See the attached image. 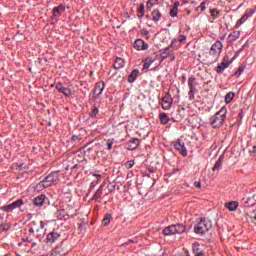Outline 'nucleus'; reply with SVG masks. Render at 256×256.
Returning <instances> with one entry per match:
<instances>
[{"label": "nucleus", "instance_id": "obj_11", "mask_svg": "<svg viewBox=\"0 0 256 256\" xmlns=\"http://www.w3.org/2000/svg\"><path fill=\"white\" fill-rule=\"evenodd\" d=\"M174 147L176 151H179L180 155L187 157V148L185 147V142L178 139L177 142L174 143Z\"/></svg>", "mask_w": 256, "mask_h": 256}, {"label": "nucleus", "instance_id": "obj_24", "mask_svg": "<svg viewBox=\"0 0 256 256\" xmlns=\"http://www.w3.org/2000/svg\"><path fill=\"white\" fill-rule=\"evenodd\" d=\"M123 67H125V60H123V58H116L114 69H123Z\"/></svg>", "mask_w": 256, "mask_h": 256}, {"label": "nucleus", "instance_id": "obj_22", "mask_svg": "<svg viewBox=\"0 0 256 256\" xmlns=\"http://www.w3.org/2000/svg\"><path fill=\"white\" fill-rule=\"evenodd\" d=\"M137 77H139V70L134 69L128 77V83H135Z\"/></svg>", "mask_w": 256, "mask_h": 256}, {"label": "nucleus", "instance_id": "obj_51", "mask_svg": "<svg viewBox=\"0 0 256 256\" xmlns=\"http://www.w3.org/2000/svg\"><path fill=\"white\" fill-rule=\"evenodd\" d=\"M195 185H196V187H201V183H199V182H196Z\"/></svg>", "mask_w": 256, "mask_h": 256}, {"label": "nucleus", "instance_id": "obj_4", "mask_svg": "<svg viewBox=\"0 0 256 256\" xmlns=\"http://www.w3.org/2000/svg\"><path fill=\"white\" fill-rule=\"evenodd\" d=\"M222 51L223 43H221V41H216L210 48V62L217 63L219 61V57L221 56Z\"/></svg>", "mask_w": 256, "mask_h": 256}, {"label": "nucleus", "instance_id": "obj_28", "mask_svg": "<svg viewBox=\"0 0 256 256\" xmlns=\"http://www.w3.org/2000/svg\"><path fill=\"white\" fill-rule=\"evenodd\" d=\"M111 221H113V215L111 214H106L102 220V224L104 227H107V225H109L111 223Z\"/></svg>", "mask_w": 256, "mask_h": 256}, {"label": "nucleus", "instance_id": "obj_10", "mask_svg": "<svg viewBox=\"0 0 256 256\" xmlns=\"http://www.w3.org/2000/svg\"><path fill=\"white\" fill-rule=\"evenodd\" d=\"M55 89H57L59 93H63L65 97H71V95H73L70 88L63 86L61 82L56 83Z\"/></svg>", "mask_w": 256, "mask_h": 256}, {"label": "nucleus", "instance_id": "obj_13", "mask_svg": "<svg viewBox=\"0 0 256 256\" xmlns=\"http://www.w3.org/2000/svg\"><path fill=\"white\" fill-rule=\"evenodd\" d=\"M134 49L136 51H145L149 49V44L143 41V39H136L134 44H133Z\"/></svg>", "mask_w": 256, "mask_h": 256}, {"label": "nucleus", "instance_id": "obj_29", "mask_svg": "<svg viewBox=\"0 0 256 256\" xmlns=\"http://www.w3.org/2000/svg\"><path fill=\"white\" fill-rule=\"evenodd\" d=\"M159 117H160V123L162 125H167V123H169V116H167V113L162 112L160 113Z\"/></svg>", "mask_w": 256, "mask_h": 256}, {"label": "nucleus", "instance_id": "obj_5", "mask_svg": "<svg viewBox=\"0 0 256 256\" xmlns=\"http://www.w3.org/2000/svg\"><path fill=\"white\" fill-rule=\"evenodd\" d=\"M43 229H45V222L39 220L32 221L29 228L30 237H41L39 233H43Z\"/></svg>", "mask_w": 256, "mask_h": 256}, {"label": "nucleus", "instance_id": "obj_1", "mask_svg": "<svg viewBox=\"0 0 256 256\" xmlns=\"http://www.w3.org/2000/svg\"><path fill=\"white\" fill-rule=\"evenodd\" d=\"M227 119V107H222L214 116L210 118V125L213 129H219Z\"/></svg>", "mask_w": 256, "mask_h": 256}, {"label": "nucleus", "instance_id": "obj_37", "mask_svg": "<svg viewBox=\"0 0 256 256\" xmlns=\"http://www.w3.org/2000/svg\"><path fill=\"white\" fill-rule=\"evenodd\" d=\"M210 14L213 19H217L219 15H221V12H219L217 9H211Z\"/></svg>", "mask_w": 256, "mask_h": 256}, {"label": "nucleus", "instance_id": "obj_45", "mask_svg": "<svg viewBox=\"0 0 256 256\" xmlns=\"http://www.w3.org/2000/svg\"><path fill=\"white\" fill-rule=\"evenodd\" d=\"M107 147H108L109 151H111V149H113V141L108 140Z\"/></svg>", "mask_w": 256, "mask_h": 256}, {"label": "nucleus", "instance_id": "obj_41", "mask_svg": "<svg viewBox=\"0 0 256 256\" xmlns=\"http://www.w3.org/2000/svg\"><path fill=\"white\" fill-rule=\"evenodd\" d=\"M99 114V108L94 107L93 110L90 113V117L95 118Z\"/></svg>", "mask_w": 256, "mask_h": 256}, {"label": "nucleus", "instance_id": "obj_23", "mask_svg": "<svg viewBox=\"0 0 256 256\" xmlns=\"http://www.w3.org/2000/svg\"><path fill=\"white\" fill-rule=\"evenodd\" d=\"M139 143L140 141L137 138L130 139L128 149H130L131 151H134V149H137L139 147Z\"/></svg>", "mask_w": 256, "mask_h": 256}, {"label": "nucleus", "instance_id": "obj_54", "mask_svg": "<svg viewBox=\"0 0 256 256\" xmlns=\"http://www.w3.org/2000/svg\"><path fill=\"white\" fill-rule=\"evenodd\" d=\"M186 256H190V255H189V251H186Z\"/></svg>", "mask_w": 256, "mask_h": 256}, {"label": "nucleus", "instance_id": "obj_34", "mask_svg": "<svg viewBox=\"0 0 256 256\" xmlns=\"http://www.w3.org/2000/svg\"><path fill=\"white\" fill-rule=\"evenodd\" d=\"M157 3H159V0H148V2L146 3V9H151L155 7Z\"/></svg>", "mask_w": 256, "mask_h": 256}, {"label": "nucleus", "instance_id": "obj_17", "mask_svg": "<svg viewBox=\"0 0 256 256\" xmlns=\"http://www.w3.org/2000/svg\"><path fill=\"white\" fill-rule=\"evenodd\" d=\"M67 252L61 246H57L50 254V256H65Z\"/></svg>", "mask_w": 256, "mask_h": 256}, {"label": "nucleus", "instance_id": "obj_44", "mask_svg": "<svg viewBox=\"0 0 256 256\" xmlns=\"http://www.w3.org/2000/svg\"><path fill=\"white\" fill-rule=\"evenodd\" d=\"M243 23H244V22H242V20L239 19V20L236 22L235 26H234L235 29H239V27H241V26L243 25Z\"/></svg>", "mask_w": 256, "mask_h": 256}, {"label": "nucleus", "instance_id": "obj_14", "mask_svg": "<svg viewBox=\"0 0 256 256\" xmlns=\"http://www.w3.org/2000/svg\"><path fill=\"white\" fill-rule=\"evenodd\" d=\"M59 237H61V232H59V230H53L47 235L46 241L47 243H55L59 241Z\"/></svg>", "mask_w": 256, "mask_h": 256}, {"label": "nucleus", "instance_id": "obj_36", "mask_svg": "<svg viewBox=\"0 0 256 256\" xmlns=\"http://www.w3.org/2000/svg\"><path fill=\"white\" fill-rule=\"evenodd\" d=\"M145 15V5L141 4L138 9V17L141 19Z\"/></svg>", "mask_w": 256, "mask_h": 256}, {"label": "nucleus", "instance_id": "obj_19", "mask_svg": "<svg viewBox=\"0 0 256 256\" xmlns=\"http://www.w3.org/2000/svg\"><path fill=\"white\" fill-rule=\"evenodd\" d=\"M151 17H152V21H154V23H159V21H161V11H159V9H155L152 11L151 13Z\"/></svg>", "mask_w": 256, "mask_h": 256}, {"label": "nucleus", "instance_id": "obj_32", "mask_svg": "<svg viewBox=\"0 0 256 256\" xmlns=\"http://www.w3.org/2000/svg\"><path fill=\"white\" fill-rule=\"evenodd\" d=\"M253 13H255V10H250L249 13L244 14V15L240 18V21H241L242 23H245V21H247V19H249V17H252V16H253Z\"/></svg>", "mask_w": 256, "mask_h": 256}, {"label": "nucleus", "instance_id": "obj_20", "mask_svg": "<svg viewBox=\"0 0 256 256\" xmlns=\"http://www.w3.org/2000/svg\"><path fill=\"white\" fill-rule=\"evenodd\" d=\"M241 37V32L240 31H233L228 35V41L229 43L235 42L236 39H239Z\"/></svg>", "mask_w": 256, "mask_h": 256}, {"label": "nucleus", "instance_id": "obj_38", "mask_svg": "<svg viewBox=\"0 0 256 256\" xmlns=\"http://www.w3.org/2000/svg\"><path fill=\"white\" fill-rule=\"evenodd\" d=\"M207 2L203 1L200 3V5L196 8V11H200V13H203V11H205Z\"/></svg>", "mask_w": 256, "mask_h": 256}, {"label": "nucleus", "instance_id": "obj_35", "mask_svg": "<svg viewBox=\"0 0 256 256\" xmlns=\"http://www.w3.org/2000/svg\"><path fill=\"white\" fill-rule=\"evenodd\" d=\"M235 97V93L228 92L225 96V103H231L233 101V98Z\"/></svg>", "mask_w": 256, "mask_h": 256}, {"label": "nucleus", "instance_id": "obj_49", "mask_svg": "<svg viewBox=\"0 0 256 256\" xmlns=\"http://www.w3.org/2000/svg\"><path fill=\"white\" fill-rule=\"evenodd\" d=\"M90 189H95V183L94 182L91 183Z\"/></svg>", "mask_w": 256, "mask_h": 256}, {"label": "nucleus", "instance_id": "obj_26", "mask_svg": "<svg viewBox=\"0 0 256 256\" xmlns=\"http://www.w3.org/2000/svg\"><path fill=\"white\" fill-rule=\"evenodd\" d=\"M225 207L229 211H235L237 209V207H239V203H237L235 201H231V202L226 203Z\"/></svg>", "mask_w": 256, "mask_h": 256}, {"label": "nucleus", "instance_id": "obj_30", "mask_svg": "<svg viewBox=\"0 0 256 256\" xmlns=\"http://www.w3.org/2000/svg\"><path fill=\"white\" fill-rule=\"evenodd\" d=\"M222 166H223V158L220 157L214 164L212 171H219V169H221Z\"/></svg>", "mask_w": 256, "mask_h": 256}, {"label": "nucleus", "instance_id": "obj_52", "mask_svg": "<svg viewBox=\"0 0 256 256\" xmlns=\"http://www.w3.org/2000/svg\"><path fill=\"white\" fill-rule=\"evenodd\" d=\"M94 177H101V174H93Z\"/></svg>", "mask_w": 256, "mask_h": 256}, {"label": "nucleus", "instance_id": "obj_12", "mask_svg": "<svg viewBox=\"0 0 256 256\" xmlns=\"http://www.w3.org/2000/svg\"><path fill=\"white\" fill-rule=\"evenodd\" d=\"M65 6L60 4L52 9V19H59L63 13H65Z\"/></svg>", "mask_w": 256, "mask_h": 256}, {"label": "nucleus", "instance_id": "obj_7", "mask_svg": "<svg viewBox=\"0 0 256 256\" xmlns=\"http://www.w3.org/2000/svg\"><path fill=\"white\" fill-rule=\"evenodd\" d=\"M23 205V199H18L11 204L4 205L0 207V211H4V213H13L15 209H19Z\"/></svg>", "mask_w": 256, "mask_h": 256}, {"label": "nucleus", "instance_id": "obj_42", "mask_svg": "<svg viewBox=\"0 0 256 256\" xmlns=\"http://www.w3.org/2000/svg\"><path fill=\"white\" fill-rule=\"evenodd\" d=\"M135 165V162L133 160L127 161L125 163L126 169H132V167Z\"/></svg>", "mask_w": 256, "mask_h": 256}, {"label": "nucleus", "instance_id": "obj_9", "mask_svg": "<svg viewBox=\"0 0 256 256\" xmlns=\"http://www.w3.org/2000/svg\"><path fill=\"white\" fill-rule=\"evenodd\" d=\"M172 105H173V98L171 97V94L167 93L162 98V109H164L165 111H169Z\"/></svg>", "mask_w": 256, "mask_h": 256}, {"label": "nucleus", "instance_id": "obj_18", "mask_svg": "<svg viewBox=\"0 0 256 256\" xmlns=\"http://www.w3.org/2000/svg\"><path fill=\"white\" fill-rule=\"evenodd\" d=\"M104 89H105V82H98L96 83V86L94 88V94L97 95V97H99V95L103 93Z\"/></svg>", "mask_w": 256, "mask_h": 256}, {"label": "nucleus", "instance_id": "obj_21", "mask_svg": "<svg viewBox=\"0 0 256 256\" xmlns=\"http://www.w3.org/2000/svg\"><path fill=\"white\" fill-rule=\"evenodd\" d=\"M192 251L195 254V256H204L205 254L203 253V251H201V249L199 248V242H195L192 245Z\"/></svg>", "mask_w": 256, "mask_h": 256}, {"label": "nucleus", "instance_id": "obj_8", "mask_svg": "<svg viewBox=\"0 0 256 256\" xmlns=\"http://www.w3.org/2000/svg\"><path fill=\"white\" fill-rule=\"evenodd\" d=\"M160 57H161V61H165V59H170V61H175V54L171 50L170 46L162 50Z\"/></svg>", "mask_w": 256, "mask_h": 256}, {"label": "nucleus", "instance_id": "obj_39", "mask_svg": "<svg viewBox=\"0 0 256 256\" xmlns=\"http://www.w3.org/2000/svg\"><path fill=\"white\" fill-rule=\"evenodd\" d=\"M195 93H197V89H189L188 97L190 101H193V99H195Z\"/></svg>", "mask_w": 256, "mask_h": 256}, {"label": "nucleus", "instance_id": "obj_31", "mask_svg": "<svg viewBox=\"0 0 256 256\" xmlns=\"http://www.w3.org/2000/svg\"><path fill=\"white\" fill-rule=\"evenodd\" d=\"M188 87L189 89H197V82L195 81V77L188 78Z\"/></svg>", "mask_w": 256, "mask_h": 256}, {"label": "nucleus", "instance_id": "obj_40", "mask_svg": "<svg viewBox=\"0 0 256 256\" xmlns=\"http://www.w3.org/2000/svg\"><path fill=\"white\" fill-rule=\"evenodd\" d=\"M243 71H245V66H240L238 70L234 73L235 77H241Z\"/></svg>", "mask_w": 256, "mask_h": 256}, {"label": "nucleus", "instance_id": "obj_25", "mask_svg": "<svg viewBox=\"0 0 256 256\" xmlns=\"http://www.w3.org/2000/svg\"><path fill=\"white\" fill-rule=\"evenodd\" d=\"M179 13V2H175L172 9L170 10V16L177 17Z\"/></svg>", "mask_w": 256, "mask_h": 256}, {"label": "nucleus", "instance_id": "obj_53", "mask_svg": "<svg viewBox=\"0 0 256 256\" xmlns=\"http://www.w3.org/2000/svg\"><path fill=\"white\" fill-rule=\"evenodd\" d=\"M149 32H147V31H143L142 32V35H147Z\"/></svg>", "mask_w": 256, "mask_h": 256}, {"label": "nucleus", "instance_id": "obj_33", "mask_svg": "<svg viewBox=\"0 0 256 256\" xmlns=\"http://www.w3.org/2000/svg\"><path fill=\"white\" fill-rule=\"evenodd\" d=\"M155 63V58H147L144 62V69H149Z\"/></svg>", "mask_w": 256, "mask_h": 256}, {"label": "nucleus", "instance_id": "obj_6", "mask_svg": "<svg viewBox=\"0 0 256 256\" xmlns=\"http://www.w3.org/2000/svg\"><path fill=\"white\" fill-rule=\"evenodd\" d=\"M186 229L183 224L170 225L163 229V235H181V233H185Z\"/></svg>", "mask_w": 256, "mask_h": 256}, {"label": "nucleus", "instance_id": "obj_2", "mask_svg": "<svg viewBox=\"0 0 256 256\" xmlns=\"http://www.w3.org/2000/svg\"><path fill=\"white\" fill-rule=\"evenodd\" d=\"M59 181V172H52L48 176H46L42 181H40L36 188L43 190L55 185Z\"/></svg>", "mask_w": 256, "mask_h": 256}, {"label": "nucleus", "instance_id": "obj_47", "mask_svg": "<svg viewBox=\"0 0 256 256\" xmlns=\"http://www.w3.org/2000/svg\"><path fill=\"white\" fill-rule=\"evenodd\" d=\"M249 201H251V198H248V199L245 201V203H244L245 207H249Z\"/></svg>", "mask_w": 256, "mask_h": 256}, {"label": "nucleus", "instance_id": "obj_3", "mask_svg": "<svg viewBox=\"0 0 256 256\" xmlns=\"http://www.w3.org/2000/svg\"><path fill=\"white\" fill-rule=\"evenodd\" d=\"M211 221L207 220L206 218H200L196 220V224L194 226V233L197 235H205L207 231L211 229Z\"/></svg>", "mask_w": 256, "mask_h": 256}, {"label": "nucleus", "instance_id": "obj_43", "mask_svg": "<svg viewBox=\"0 0 256 256\" xmlns=\"http://www.w3.org/2000/svg\"><path fill=\"white\" fill-rule=\"evenodd\" d=\"M178 41L179 43H185V41H187V36L186 35L178 36Z\"/></svg>", "mask_w": 256, "mask_h": 256}, {"label": "nucleus", "instance_id": "obj_15", "mask_svg": "<svg viewBox=\"0 0 256 256\" xmlns=\"http://www.w3.org/2000/svg\"><path fill=\"white\" fill-rule=\"evenodd\" d=\"M229 67V56H225L222 62L215 68L216 73H223Z\"/></svg>", "mask_w": 256, "mask_h": 256}, {"label": "nucleus", "instance_id": "obj_48", "mask_svg": "<svg viewBox=\"0 0 256 256\" xmlns=\"http://www.w3.org/2000/svg\"><path fill=\"white\" fill-rule=\"evenodd\" d=\"M79 139V136H72V141H77Z\"/></svg>", "mask_w": 256, "mask_h": 256}, {"label": "nucleus", "instance_id": "obj_50", "mask_svg": "<svg viewBox=\"0 0 256 256\" xmlns=\"http://www.w3.org/2000/svg\"><path fill=\"white\" fill-rule=\"evenodd\" d=\"M0 230L1 231H7V228L3 227V226H0Z\"/></svg>", "mask_w": 256, "mask_h": 256}, {"label": "nucleus", "instance_id": "obj_46", "mask_svg": "<svg viewBox=\"0 0 256 256\" xmlns=\"http://www.w3.org/2000/svg\"><path fill=\"white\" fill-rule=\"evenodd\" d=\"M256 153V146H253L252 149L249 150L250 155H255Z\"/></svg>", "mask_w": 256, "mask_h": 256}, {"label": "nucleus", "instance_id": "obj_16", "mask_svg": "<svg viewBox=\"0 0 256 256\" xmlns=\"http://www.w3.org/2000/svg\"><path fill=\"white\" fill-rule=\"evenodd\" d=\"M47 201H49L47 196L45 194H41V195L37 196L36 198H34L33 203H34L35 207H43L44 204L47 203Z\"/></svg>", "mask_w": 256, "mask_h": 256}, {"label": "nucleus", "instance_id": "obj_27", "mask_svg": "<svg viewBox=\"0 0 256 256\" xmlns=\"http://www.w3.org/2000/svg\"><path fill=\"white\" fill-rule=\"evenodd\" d=\"M101 195H103V185H101L99 189L95 192V194L92 196V201H98V199H101Z\"/></svg>", "mask_w": 256, "mask_h": 256}]
</instances>
